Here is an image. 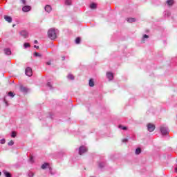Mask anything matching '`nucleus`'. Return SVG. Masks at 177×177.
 Instances as JSON below:
<instances>
[{"label": "nucleus", "instance_id": "1", "mask_svg": "<svg viewBox=\"0 0 177 177\" xmlns=\"http://www.w3.org/2000/svg\"><path fill=\"white\" fill-rule=\"evenodd\" d=\"M48 37L50 39H56L57 38V35H56V30L54 28H50L48 31Z\"/></svg>", "mask_w": 177, "mask_h": 177}, {"label": "nucleus", "instance_id": "2", "mask_svg": "<svg viewBox=\"0 0 177 177\" xmlns=\"http://www.w3.org/2000/svg\"><path fill=\"white\" fill-rule=\"evenodd\" d=\"M88 151V149H86L84 146H81L79 149V154L80 156H82L84 153H86Z\"/></svg>", "mask_w": 177, "mask_h": 177}, {"label": "nucleus", "instance_id": "3", "mask_svg": "<svg viewBox=\"0 0 177 177\" xmlns=\"http://www.w3.org/2000/svg\"><path fill=\"white\" fill-rule=\"evenodd\" d=\"M26 75L28 77H31L32 75V69L30 67H27L25 71Z\"/></svg>", "mask_w": 177, "mask_h": 177}, {"label": "nucleus", "instance_id": "4", "mask_svg": "<svg viewBox=\"0 0 177 177\" xmlns=\"http://www.w3.org/2000/svg\"><path fill=\"white\" fill-rule=\"evenodd\" d=\"M156 129V126L151 123L147 124V130L149 132H153Z\"/></svg>", "mask_w": 177, "mask_h": 177}, {"label": "nucleus", "instance_id": "5", "mask_svg": "<svg viewBox=\"0 0 177 177\" xmlns=\"http://www.w3.org/2000/svg\"><path fill=\"white\" fill-rule=\"evenodd\" d=\"M160 131L162 135H168V128L164 126L160 127Z\"/></svg>", "mask_w": 177, "mask_h": 177}, {"label": "nucleus", "instance_id": "6", "mask_svg": "<svg viewBox=\"0 0 177 177\" xmlns=\"http://www.w3.org/2000/svg\"><path fill=\"white\" fill-rule=\"evenodd\" d=\"M20 35L24 38H28V32H27V30H21L20 32Z\"/></svg>", "mask_w": 177, "mask_h": 177}, {"label": "nucleus", "instance_id": "7", "mask_svg": "<svg viewBox=\"0 0 177 177\" xmlns=\"http://www.w3.org/2000/svg\"><path fill=\"white\" fill-rule=\"evenodd\" d=\"M106 77L109 80V81H113V80L114 78V75H113L112 73L108 72L106 73Z\"/></svg>", "mask_w": 177, "mask_h": 177}, {"label": "nucleus", "instance_id": "8", "mask_svg": "<svg viewBox=\"0 0 177 177\" xmlns=\"http://www.w3.org/2000/svg\"><path fill=\"white\" fill-rule=\"evenodd\" d=\"M44 9L47 12V13H50V12H52V6L50 5H46L44 7Z\"/></svg>", "mask_w": 177, "mask_h": 177}, {"label": "nucleus", "instance_id": "9", "mask_svg": "<svg viewBox=\"0 0 177 177\" xmlns=\"http://www.w3.org/2000/svg\"><path fill=\"white\" fill-rule=\"evenodd\" d=\"M23 12H30L31 10V6H25L22 8Z\"/></svg>", "mask_w": 177, "mask_h": 177}, {"label": "nucleus", "instance_id": "10", "mask_svg": "<svg viewBox=\"0 0 177 177\" xmlns=\"http://www.w3.org/2000/svg\"><path fill=\"white\" fill-rule=\"evenodd\" d=\"M20 91L23 92L24 93H27V92H28V89L26 87H24V86H21Z\"/></svg>", "mask_w": 177, "mask_h": 177}, {"label": "nucleus", "instance_id": "11", "mask_svg": "<svg viewBox=\"0 0 177 177\" xmlns=\"http://www.w3.org/2000/svg\"><path fill=\"white\" fill-rule=\"evenodd\" d=\"M4 19L6 20V21H8V23H12V18L10 16L5 15Z\"/></svg>", "mask_w": 177, "mask_h": 177}, {"label": "nucleus", "instance_id": "12", "mask_svg": "<svg viewBox=\"0 0 177 177\" xmlns=\"http://www.w3.org/2000/svg\"><path fill=\"white\" fill-rule=\"evenodd\" d=\"M3 174H4L6 177H12V174H10L8 171L3 170Z\"/></svg>", "mask_w": 177, "mask_h": 177}, {"label": "nucleus", "instance_id": "13", "mask_svg": "<svg viewBox=\"0 0 177 177\" xmlns=\"http://www.w3.org/2000/svg\"><path fill=\"white\" fill-rule=\"evenodd\" d=\"M72 2L73 0H65V5H67L68 6H71V5H73Z\"/></svg>", "mask_w": 177, "mask_h": 177}, {"label": "nucleus", "instance_id": "14", "mask_svg": "<svg viewBox=\"0 0 177 177\" xmlns=\"http://www.w3.org/2000/svg\"><path fill=\"white\" fill-rule=\"evenodd\" d=\"M4 53L9 56L10 55H12V51L9 48L4 49Z\"/></svg>", "mask_w": 177, "mask_h": 177}, {"label": "nucleus", "instance_id": "15", "mask_svg": "<svg viewBox=\"0 0 177 177\" xmlns=\"http://www.w3.org/2000/svg\"><path fill=\"white\" fill-rule=\"evenodd\" d=\"M88 85L91 87L95 86V82H93V79H90Z\"/></svg>", "mask_w": 177, "mask_h": 177}, {"label": "nucleus", "instance_id": "16", "mask_svg": "<svg viewBox=\"0 0 177 177\" xmlns=\"http://www.w3.org/2000/svg\"><path fill=\"white\" fill-rule=\"evenodd\" d=\"M127 21L129 23H135V21H136V19L135 18H128Z\"/></svg>", "mask_w": 177, "mask_h": 177}, {"label": "nucleus", "instance_id": "17", "mask_svg": "<svg viewBox=\"0 0 177 177\" xmlns=\"http://www.w3.org/2000/svg\"><path fill=\"white\" fill-rule=\"evenodd\" d=\"M99 167H100V168H104V167H106V162H100Z\"/></svg>", "mask_w": 177, "mask_h": 177}, {"label": "nucleus", "instance_id": "18", "mask_svg": "<svg viewBox=\"0 0 177 177\" xmlns=\"http://www.w3.org/2000/svg\"><path fill=\"white\" fill-rule=\"evenodd\" d=\"M167 5H169V6H172V4L174 3V0H167Z\"/></svg>", "mask_w": 177, "mask_h": 177}, {"label": "nucleus", "instance_id": "19", "mask_svg": "<svg viewBox=\"0 0 177 177\" xmlns=\"http://www.w3.org/2000/svg\"><path fill=\"white\" fill-rule=\"evenodd\" d=\"M140 153H142V149L140 148H137L136 149V154L139 155Z\"/></svg>", "mask_w": 177, "mask_h": 177}, {"label": "nucleus", "instance_id": "20", "mask_svg": "<svg viewBox=\"0 0 177 177\" xmlns=\"http://www.w3.org/2000/svg\"><path fill=\"white\" fill-rule=\"evenodd\" d=\"M34 56H35L36 57H42V55L41 53H37V52H35L34 53Z\"/></svg>", "mask_w": 177, "mask_h": 177}, {"label": "nucleus", "instance_id": "21", "mask_svg": "<svg viewBox=\"0 0 177 177\" xmlns=\"http://www.w3.org/2000/svg\"><path fill=\"white\" fill-rule=\"evenodd\" d=\"M90 8L91 9H96V3H93L90 5Z\"/></svg>", "mask_w": 177, "mask_h": 177}, {"label": "nucleus", "instance_id": "22", "mask_svg": "<svg viewBox=\"0 0 177 177\" xmlns=\"http://www.w3.org/2000/svg\"><path fill=\"white\" fill-rule=\"evenodd\" d=\"M75 44H81V37H77L76 38Z\"/></svg>", "mask_w": 177, "mask_h": 177}, {"label": "nucleus", "instance_id": "23", "mask_svg": "<svg viewBox=\"0 0 177 177\" xmlns=\"http://www.w3.org/2000/svg\"><path fill=\"white\" fill-rule=\"evenodd\" d=\"M119 128L120 129H122L123 131H127V129H128V127H124L122 125H119Z\"/></svg>", "mask_w": 177, "mask_h": 177}, {"label": "nucleus", "instance_id": "24", "mask_svg": "<svg viewBox=\"0 0 177 177\" xmlns=\"http://www.w3.org/2000/svg\"><path fill=\"white\" fill-rule=\"evenodd\" d=\"M24 46L25 49H27V48H30V46H31V45H30V43H24Z\"/></svg>", "mask_w": 177, "mask_h": 177}, {"label": "nucleus", "instance_id": "25", "mask_svg": "<svg viewBox=\"0 0 177 177\" xmlns=\"http://www.w3.org/2000/svg\"><path fill=\"white\" fill-rule=\"evenodd\" d=\"M8 95L10 96V97H15V94L12 91L8 92Z\"/></svg>", "mask_w": 177, "mask_h": 177}, {"label": "nucleus", "instance_id": "26", "mask_svg": "<svg viewBox=\"0 0 177 177\" xmlns=\"http://www.w3.org/2000/svg\"><path fill=\"white\" fill-rule=\"evenodd\" d=\"M49 165V164L48 163H44L41 165V169H45L46 168V167H48Z\"/></svg>", "mask_w": 177, "mask_h": 177}, {"label": "nucleus", "instance_id": "27", "mask_svg": "<svg viewBox=\"0 0 177 177\" xmlns=\"http://www.w3.org/2000/svg\"><path fill=\"white\" fill-rule=\"evenodd\" d=\"M68 80H74V75H73L72 74H69V75H68Z\"/></svg>", "mask_w": 177, "mask_h": 177}, {"label": "nucleus", "instance_id": "28", "mask_svg": "<svg viewBox=\"0 0 177 177\" xmlns=\"http://www.w3.org/2000/svg\"><path fill=\"white\" fill-rule=\"evenodd\" d=\"M47 86H48V88H50V89H52V83L50 82H48Z\"/></svg>", "mask_w": 177, "mask_h": 177}, {"label": "nucleus", "instance_id": "29", "mask_svg": "<svg viewBox=\"0 0 177 177\" xmlns=\"http://www.w3.org/2000/svg\"><path fill=\"white\" fill-rule=\"evenodd\" d=\"M13 145H15V142H13V140H10L8 142V146H13Z\"/></svg>", "mask_w": 177, "mask_h": 177}, {"label": "nucleus", "instance_id": "30", "mask_svg": "<svg viewBox=\"0 0 177 177\" xmlns=\"http://www.w3.org/2000/svg\"><path fill=\"white\" fill-rule=\"evenodd\" d=\"M16 135H17L15 131H12V134H11V137L15 138L16 136Z\"/></svg>", "mask_w": 177, "mask_h": 177}, {"label": "nucleus", "instance_id": "31", "mask_svg": "<svg viewBox=\"0 0 177 177\" xmlns=\"http://www.w3.org/2000/svg\"><path fill=\"white\" fill-rule=\"evenodd\" d=\"M28 176H29V177H34V173H32V172H29V173H28Z\"/></svg>", "mask_w": 177, "mask_h": 177}, {"label": "nucleus", "instance_id": "32", "mask_svg": "<svg viewBox=\"0 0 177 177\" xmlns=\"http://www.w3.org/2000/svg\"><path fill=\"white\" fill-rule=\"evenodd\" d=\"M30 162H34V158H32V156H31L30 158Z\"/></svg>", "mask_w": 177, "mask_h": 177}, {"label": "nucleus", "instance_id": "33", "mask_svg": "<svg viewBox=\"0 0 177 177\" xmlns=\"http://www.w3.org/2000/svg\"><path fill=\"white\" fill-rule=\"evenodd\" d=\"M122 142H123V143H127V142H128V139L124 138L122 140Z\"/></svg>", "mask_w": 177, "mask_h": 177}, {"label": "nucleus", "instance_id": "34", "mask_svg": "<svg viewBox=\"0 0 177 177\" xmlns=\"http://www.w3.org/2000/svg\"><path fill=\"white\" fill-rule=\"evenodd\" d=\"M4 143H5V139L1 140V144L4 145Z\"/></svg>", "mask_w": 177, "mask_h": 177}, {"label": "nucleus", "instance_id": "35", "mask_svg": "<svg viewBox=\"0 0 177 177\" xmlns=\"http://www.w3.org/2000/svg\"><path fill=\"white\" fill-rule=\"evenodd\" d=\"M21 2H22L23 5H26V0H21Z\"/></svg>", "mask_w": 177, "mask_h": 177}, {"label": "nucleus", "instance_id": "36", "mask_svg": "<svg viewBox=\"0 0 177 177\" xmlns=\"http://www.w3.org/2000/svg\"><path fill=\"white\" fill-rule=\"evenodd\" d=\"M62 62H64V60H66V57L65 56H62Z\"/></svg>", "mask_w": 177, "mask_h": 177}, {"label": "nucleus", "instance_id": "37", "mask_svg": "<svg viewBox=\"0 0 177 177\" xmlns=\"http://www.w3.org/2000/svg\"><path fill=\"white\" fill-rule=\"evenodd\" d=\"M174 171H175V172L177 174V164H176V166L175 168H174Z\"/></svg>", "mask_w": 177, "mask_h": 177}, {"label": "nucleus", "instance_id": "38", "mask_svg": "<svg viewBox=\"0 0 177 177\" xmlns=\"http://www.w3.org/2000/svg\"><path fill=\"white\" fill-rule=\"evenodd\" d=\"M143 38H149V35H145L143 36Z\"/></svg>", "mask_w": 177, "mask_h": 177}, {"label": "nucleus", "instance_id": "39", "mask_svg": "<svg viewBox=\"0 0 177 177\" xmlns=\"http://www.w3.org/2000/svg\"><path fill=\"white\" fill-rule=\"evenodd\" d=\"M34 48H36V49H39V46H34Z\"/></svg>", "mask_w": 177, "mask_h": 177}, {"label": "nucleus", "instance_id": "40", "mask_svg": "<svg viewBox=\"0 0 177 177\" xmlns=\"http://www.w3.org/2000/svg\"><path fill=\"white\" fill-rule=\"evenodd\" d=\"M4 102H5L6 104H8V101H6V97H4Z\"/></svg>", "mask_w": 177, "mask_h": 177}, {"label": "nucleus", "instance_id": "41", "mask_svg": "<svg viewBox=\"0 0 177 177\" xmlns=\"http://www.w3.org/2000/svg\"><path fill=\"white\" fill-rule=\"evenodd\" d=\"M34 44H38V41L37 40H35Z\"/></svg>", "mask_w": 177, "mask_h": 177}, {"label": "nucleus", "instance_id": "42", "mask_svg": "<svg viewBox=\"0 0 177 177\" xmlns=\"http://www.w3.org/2000/svg\"><path fill=\"white\" fill-rule=\"evenodd\" d=\"M46 64H47L48 66H50V62H47Z\"/></svg>", "mask_w": 177, "mask_h": 177}, {"label": "nucleus", "instance_id": "43", "mask_svg": "<svg viewBox=\"0 0 177 177\" xmlns=\"http://www.w3.org/2000/svg\"><path fill=\"white\" fill-rule=\"evenodd\" d=\"M16 25L15 24H14V25H12V27H15Z\"/></svg>", "mask_w": 177, "mask_h": 177}, {"label": "nucleus", "instance_id": "44", "mask_svg": "<svg viewBox=\"0 0 177 177\" xmlns=\"http://www.w3.org/2000/svg\"><path fill=\"white\" fill-rule=\"evenodd\" d=\"M1 175H2V173L0 171V176H1Z\"/></svg>", "mask_w": 177, "mask_h": 177}]
</instances>
